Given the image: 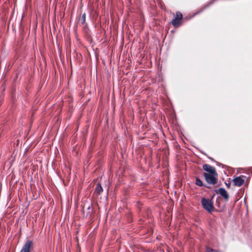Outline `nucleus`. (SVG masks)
<instances>
[{
	"instance_id": "obj_1",
	"label": "nucleus",
	"mask_w": 252,
	"mask_h": 252,
	"mask_svg": "<svg viewBox=\"0 0 252 252\" xmlns=\"http://www.w3.org/2000/svg\"><path fill=\"white\" fill-rule=\"evenodd\" d=\"M172 15L173 17V19L169 23L172 25L174 28H178L183 23L184 19L183 14L180 11H176L175 13H173Z\"/></svg>"
},
{
	"instance_id": "obj_2",
	"label": "nucleus",
	"mask_w": 252,
	"mask_h": 252,
	"mask_svg": "<svg viewBox=\"0 0 252 252\" xmlns=\"http://www.w3.org/2000/svg\"><path fill=\"white\" fill-rule=\"evenodd\" d=\"M201 205L203 208L209 213H212L214 209L213 201L205 197H203L201 200Z\"/></svg>"
},
{
	"instance_id": "obj_3",
	"label": "nucleus",
	"mask_w": 252,
	"mask_h": 252,
	"mask_svg": "<svg viewBox=\"0 0 252 252\" xmlns=\"http://www.w3.org/2000/svg\"><path fill=\"white\" fill-rule=\"evenodd\" d=\"M203 176L206 182L210 185H215L217 183L218 175L217 173L215 174H209L204 173Z\"/></svg>"
},
{
	"instance_id": "obj_4",
	"label": "nucleus",
	"mask_w": 252,
	"mask_h": 252,
	"mask_svg": "<svg viewBox=\"0 0 252 252\" xmlns=\"http://www.w3.org/2000/svg\"><path fill=\"white\" fill-rule=\"evenodd\" d=\"M33 242L31 240H27L23 246L20 252H32Z\"/></svg>"
},
{
	"instance_id": "obj_5",
	"label": "nucleus",
	"mask_w": 252,
	"mask_h": 252,
	"mask_svg": "<svg viewBox=\"0 0 252 252\" xmlns=\"http://www.w3.org/2000/svg\"><path fill=\"white\" fill-rule=\"evenodd\" d=\"M245 178L246 177L244 176H240L234 178L232 180L234 185L237 187H241L244 184Z\"/></svg>"
},
{
	"instance_id": "obj_6",
	"label": "nucleus",
	"mask_w": 252,
	"mask_h": 252,
	"mask_svg": "<svg viewBox=\"0 0 252 252\" xmlns=\"http://www.w3.org/2000/svg\"><path fill=\"white\" fill-rule=\"evenodd\" d=\"M203 169L207 172L209 174H215L217 173L215 168L208 164H205L203 165Z\"/></svg>"
},
{
	"instance_id": "obj_7",
	"label": "nucleus",
	"mask_w": 252,
	"mask_h": 252,
	"mask_svg": "<svg viewBox=\"0 0 252 252\" xmlns=\"http://www.w3.org/2000/svg\"><path fill=\"white\" fill-rule=\"evenodd\" d=\"M219 193L224 198V199L227 201L229 198V195L226 191V190L222 188H220L219 189Z\"/></svg>"
},
{
	"instance_id": "obj_8",
	"label": "nucleus",
	"mask_w": 252,
	"mask_h": 252,
	"mask_svg": "<svg viewBox=\"0 0 252 252\" xmlns=\"http://www.w3.org/2000/svg\"><path fill=\"white\" fill-rule=\"evenodd\" d=\"M103 191V188L101 186V185L100 183H98L96 184V187L95 188L94 192L98 193L100 194Z\"/></svg>"
},
{
	"instance_id": "obj_9",
	"label": "nucleus",
	"mask_w": 252,
	"mask_h": 252,
	"mask_svg": "<svg viewBox=\"0 0 252 252\" xmlns=\"http://www.w3.org/2000/svg\"><path fill=\"white\" fill-rule=\"evenodd\" d=\"M195 184L199 187L204 186L208 188V187L203 184L202 181L198 177L195 178Z\"/></svg>"
},
{
	"instance_id": "obj_10",
	"label": "nucleus",
	"mask_w": 252,
	"mask_h": 252,
	"mask_svg": "<svg viewBox=\"0 0 252 252\" xmlns=\"http://www.w3.org/2000/svg\"><path fill=\"white\" fill-rule=\"evenodd\" d=\"M85 206H87V209L89 211L88 213H90L93 211V208H92V204H88L87 203L84 204L83 210H84V207Z\"/></svg>"
},
{
	"instance_id": "obj_11",
	"label": "nucleus",
	"mask_w": 252,
	"mask_h": 252,
	"mask_svg": "<svg viewBox=\"0 0 252 252\" xmlns=\"http://www.w3.org/2000/svg\"><path fill=\"white\" fill-rule=\"evenodd\" d=\"M205 249H206L205 252H220L218 250L212 249L209 247H206Z\"/></svg>"
},
{
	"instance_id": "obj_12",
	"label": "nucleus",
	"mask_w": 252,
	"mask_h": 252,
	"mask_svg": "<svg viewBox=\"0 0 252 252\" xmlns=\"http://www.w3.org/2000/svg\"><path fill=\"white\" fill-rule=\"evenodd\" d=\"M80 22L82 25H83L85 23V22H86V14L85 13H84L82 15L81 19L80 20Z\"/></svg>"
},
{
	"instance_id": "obj_13",
	"label": "nucleus",
	"mask_w": 252,
	"mask_h": 252,
	"mask_svg": "<svg viewBox=\"0 0 252 252\" xmlns=\"http://www.w3.org/2000/svg\"><path fill=\"white\" fill-rule=\"evenodd\" d=\"M217 0H211L209 3H208V5L212 4L214 2H215Z\"/></svg>"
},
{
	"instance_id": "obj_14",
	"label": "nucleus",
	"mask_w": 252,
	"mask_h": 252,
	"mask_svg": "<svg viewBox=\"0 0 252 252\" xmlns=\"http://www.w3.org/2000/svg\"><path fill=\"white\" fill-rule=\"evenodd\" d=\"M1 87H2L3 90H5V86L3 84L1 86Z\"/></svg>"
},
{
	"instance_id": "obj_15",
	"label": "nucleus",
	"mask_w": 252,
	"mask_h": 252,
	"mask_svg": "<svg viewBox=\"0 0 252 252\" xmlns=\"http://www.w3.org/2000/svg\"><path fill=\"white\" fill-rule=\"evenodd\" d=\"M226 186H227V188H229L230 187V184H226Z\"/></svg>"
}]
</instances>
